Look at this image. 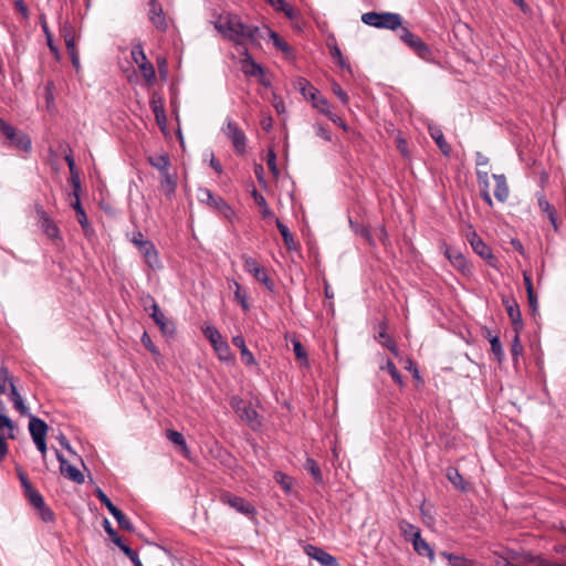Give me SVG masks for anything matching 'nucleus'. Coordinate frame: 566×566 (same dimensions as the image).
<instances>
[{
	"instance_id": "1",
	"label": "nucleus",
	"mask_w": 566,
	"mask_h": 566,
	"mask_svg": "<svg viewBox=\"0 0 566 566\" xmlns=\"http://www.w3.org/2000/svg\"><path fill=\"white\" fill-rule=\"evenodd\" d=\"M211 23L214 29L228 41L237 46L245 48L248 43L259 44V36H262L261 29L255 25L245 24L241 18L232 12H213Z\"/></svg>"
},
{
	"instance_id": "2",
	"label": "nucleus",
	"mask_w": 566,
	"mask_h": 566,
	"mask_svg": "<svg viewBox=\"0 0 566 566\" xmlns=\"http://www.w3.org/2000/svg\"><path fill=\"white\" fill-rule=\"evenodd\" d=\"M361 21L369 27L386 30L401 29L402 24L400 14L394 12H366L361 15Z\"/></svg>"
},
{
	"instance_id": "3",
	"label": "nucleus",
	"mask_w": 566,
	"mask_h": 566,
	"mask_svg": "<svg viewBox=\"0 0 566 566\" xmlns=\"http://www.w3.org/2000/svg\"><path fill=\"white\" fill-rule=\"evenodd\" d=\"M400 40L406 43L421 60L430 62L432 59V50L416 34L407 28L400 29Z\"/></svg>"
},
{
	"instance_id": "4",
	"label": "nucleus",
	"mask_w": 566,
	"mask_h": 566,
	"mask_svg": "<svg viewBox=\"0 0 566 566\" xmlns=\"http://www.w3.org/2000/svg\"><path fill=\"white\" fill-rule=\"evenodd\" d=\"M202 333L211 343L219 358L222 360L227 359L230 355V348L220 332L213 325H205L202 327Z\"/></svg>"
},
{
	"instance_id": "5",
	"label": "nucleus",
	"mask_w": 566,
	"mask_h": 566,
	"mask_svg": "<svg viewBox=\"0 0 566 566\" xmlns=\"http://www.w3.org/2000/svg\"><path fill=\"white\" fill-rule=\"evenodd\" d=\"M61 35L64 40L67 53L71 57L72 64L76 71L80 70V56L76 49L78 34L75 28L71 24H64L61 29Z\"/></svg>"
},
{
	"instance_id": "6",
	"label": "nucleus",
	"mask_w": 566,
	"mask_h": 566,
	"mask_svg": "<svg viewBox=\"0 0 566 566\" xmlns=\"http://www.w3.org/2000/svg\"><path fill=\"white\" fill-rule=\"evenodd\" d=\"M29 431H30V434H31L38 450L41 452L42 457L44 458L46 454V442H45V437H46V432H48L46 423L36 417H31L30 422H29Z\"/></svg>"
},
{
	"instance_id": "7",
	"label": "nucleus",
	"mask_w": 566,
	"mask_h": 566,
	"mask_svg": "<svg viewBox=\"0 0 566 566\" xmlns=\"http://www.w3.org/2000/svg\"><path fill=\"white\" fill-rule=\"evenodd\" d=\"M0 130L7 137V139L17 148L22 150H29L31 148V140L22 132L17 130L13 126L6 123L0 118Z\"/></svg>"
},
{
	"instance_id": "8",
	"label": "nucleus",
	"mask_w": 566,
	"mask_h": 566,
	"mask_svg": "<svg viewBox=\"0 0 566 566\" xmlns=\"http://www.w3.org/2000/svg\"><path fill=\"white\" fill-rule=\"evenodd\" d=\"M222 132L231 140L237 153L243 154L245 151L247 137L237 123L231 119H227L222 127Z\"/></svg>"
},
{
	"instance_id": "9",
	"label": "nucleus",
	"mask_w": 566,
	"mask_h": 566,
	"mask_svg": "<svg viewBox=\"0 0 566 566\" xmlns=\"http://www.w3.org/2000/svg\"><path fill=\"white\" fill-rule=\"evenodd\" d=\"M14 423L2 412L0 408V460H2L8 453V439L14 438Z\"/></svg>"
},
{
	"instance_id": "10",
	"label": "nucleus",
	"mask_w": 566,
	"mask_h": 566,
	"mask_svg": "<svg viewBox=\"0 0 566 566\" xmlns=\"http://www.w3.org/2000/svg\"><path fill=\"white\" fill-rule=\"evenodd\" d=\"M198 199L202 202H208L228 219L233 214L232 208L223 199L216 198L209 189H199Z\"/></svg>"
},
{
	"instance_id": "11",
	"label": "nucleus",
	"mask_w": 566,
	"mask_h": 566,
	"mask_svg": "<svg viewBox=\"0 0 566 566\" xmlns=\"http://www.w3.org/2000/svg\"><path fill=\"white\" fill-rule=\"evenodd\" d=\"M24 495L29 502L40 512L41 518L44 522L53 521V512L46 507L43 496L33 486L25 490Z\"/></svg>"
},
{
	"instance_id": "12",
	"label": "nucleus",
	"mask_w": 566,
	"mask_h": 566,
	"mask_svg": "<svg viewBox=\"0 0 566 566\" xmlns=\"http://www.w3.org/2000/svg\"><path fill=\"white\" fill-rule=\"evenodd\" d=\"M1 374L3 384H8L10 387V398L14 408L20 412V415L30 416L29 408L25 406L23 398L19 394L13 377H11L6 369H2Z\"/></svg>"
},
{
	"instance_id": "13",
	"label": "nucleus",
	"mask_w": 566,
	"mask_h": 566,
	"mask_svg": "<svg viewBox=\"0 0 566 566\" xmlns=\"http://www.w3.org/2000/svg\"><path fill=\"white\" fill-rule=\"evenodd\" d=\"M469 242L473 249V251L483 260L488 261V263L495 268L496 259L493 255L491 249L484 243V241L475 233L472 232L469 235Z\"/></svg>"
},
{
	"instance_id": "14",
	"label": "nucleus",
	"mask_w": 566,
	"mask_h": 566,
	"mask_svg": "<svg viewBox=\"0 0 566 566\" xmlns=\"http://www.w3.org/2000/svg\"><path fill=\"white\" fill-rule=\"evenodd\" d=\"M243 268L247 272L253 275V277L263 283L269 290L272 289V282L270 281L265 270L259 265V263L250 256H243Z\"/></svg>"
},
{
	"instance_id": "15",
	"label": "nucleus",
	"mask_w": 566,
	"mask_h": 566,
	"mask_svg": "<svg viewBox=\"0 0 566 566\" xmlns=\"http://www.w3.org/2000/svg\"><path fill=\"white\" fill-rule=\"evenodd\" d=\"M148 19L150 23L159 31H165L168 27L166 14L164 13L163 7L157 0L148 1Z\"/></svg>"
},
{
	"instance_id": "16",
	"label": "nucleus",
	"mask_w": 566,
	"mask_h": 566,
	"mask_svg": "<svg viewBox=\"0 0 566 566\" xmlns=\"http://www.w3.org/2000/svg\"><path fill=\"white\" fill-rule=\"evenodd\" d=\"M221 501L224 504H228L230 507L234 509L237 512L251 515L254 513V507L244 499L240 496L232 495L230 493H224L221 495Z\"/></svg>"
},
{
	"instance_id": "17",
	"label": "nucleus",
	"mask_w": 566,
	"mask_h": 566,
	"mask_svg": "<svg viewBox=\"0 0 566 566\" xmlns=\"http://www.w3.org/2000/svg\"><path fill=\"white\" fill-rule=\"evenodd\" d=\"M56 458L60 462V472L63 476L75 483L84 482L83 473L76 467L70 464L59 451H56Z\"/></svg>"
},
{
	"instance_id": "18",
	"label": "nucleus",
	"mask_w": 566,
	"mask_h": 566,
	"mask_svg": "<svg viewBox=\"0 0 566 566\" xmlns=\"http://www.w3.org/2000/svg\"><path fill=\"white\" fill-rule=\"evenodd\" d=\"M108 539H111L114 544H116L120 551L132 560L134 566H144L138 557V554L133 551L128 545H126L118 534L108 524Z\"/></svg>"
},
{
	"instance_id": "19",
	"label": "nucleus",
	"mask_w": 566,
	"mask_h": 566,
	"mask_svg": "<svg viewBox=\"0 0 566 566\" xmlns=\"http://www.w3.org/2000/svg\"><path fill=\"white\" fill-rule=\"evenodd\" d=\"M306 553L310 557L317 560L322 566H340L337 559L325 552L323 548L308 545L306 547Z\"/></svg>"
},
{
	"instance_id": "20",
	"label": "nucleus",
	"mask_w": 566,
	"mask_h": 566,
	"mask_svg": "<svg viewBox=\"0 0 566 566\" xmlns=\"http://www.w3.org/2000/svg\"><path fill=\"white\" fill-rule=\"evenodd\" d=\"M140 254L144 258L145 263L151 270H158L161 266L158 252L153 242L143 243L142 249H139Z\"/></svg>"
},
{
	"instance_id": "21",
	"label": "nucleus",
	"mask_w": 566,
	"mask_h": 566,
	"mask_svg": "<svg viewBox=\"0 0 566 566\" xmlns=\"http://www.w3.org/2000/svg\"><path fill=\"white\" fill-rule=\"evenodd\" d=\"M150 316L164 334H171L174 332L171 322L165 316V314L160 311L159 306L154 301L151 303Z\"/></svg>"
},
{
	"instance_id": "22",
	"label": "nucleus",
	"mask_w": 566,
	"mask_h": 566,
	"mask_svg": "<svg viewBox=\"0 0 566 566\" xmlns=\"http://www.w3.org/2000/svg\"><path fill=\"white\" fill-rule=\"evenodd\" d=\"M242 72L249 76H256L263 73V69L260 64L255 63L248 52L247 48H243L241 52Z\"/></svg>"
},
{
	"instance_id": "23",
	"label": "nucleus",
	"mask_w": 566,
	"mask_h": 566,
	"mask_svg": "<svg viewBox=\"0 0 566 566\" xmlns=\"http://www.w3.org/2000/svg\"><path fill=\"white\" fill-rule=\"evenodd\" d=\"M492 177L495 181L494 197L497 201L505 202L510 196L505 176L503 174H494Z\"/></svg>"
},
{
	"instance_id": "24",
	"label": "nucleus",
	"mask_w": 566,
	"mask_h": 566,
	"mask_svg": "<svg viewBox=\"0 0 566 566\" xmlns=\"http://www.w3.org/2000/svg\"><path fill=\"white\" fill-rule=\"evenodd\" d=\"M504 304L506 307L507 315L514 326V331L518 332L520 329H522L523 323L521 311L517 303H515L514 301L506 300L504 301Z\"/></svg>"
},
{
	"instance_id": "25",
	"label": "nucleus",
	"mask_w": 566,
	"mask_h": 566,
	"mask_svg": "<svg viewBox=\"0 0 566 566\" xmlns=\"http://www.w3.org/2000/svg\"><path fill=\"white\" fill-rule=\"evenodd\" d=\"M108 513L114 516L118 526L126 532H133L134 526L128 517L108 500Z\"/></svg>"
},
{
	"instance_id": "26",
	"label": "nucleus",
	"mask_w": 566,
	"mask_h": 566,
	"mask_svg": "<svg viewBox=\"0 0 566 566\" xmlns=\"http://www.w3.org/2000/svg\"><path fill=\"white\" fill-rule=\"evenodd\" d=\"M308 86L312 91L310 94V99L312 101L313 106L322 114L326 116L329 115L332 111L329 108L328 102L323 96H321L319 92L313 85Z\"/></svg>"
},
{
	"instance_id": "27",
	"label": "nucleus",
	"mask_w": 566,
	"mask_h": 566,
	"mask_svg": "<svg viewBox=\"0 0 566 566\" xmlns=\"http://www.w3.org/2000/svg\"><path fill=\"white\" fill-rule=\"evenodd\" d=\"M428 129H429V134H430L431 138L436 142L439 149L444 155L448 156L450 154L451 148H450L449 144L446 142L442 130L438 126L432 125V124H430L428 126Z\"/></svg>"
},
{
	"instance_id": "28",
	"label": "nucleus",
	"mask_w": 566,
	"mask_h": 566,
	"mask_svg": "<svg viewBox=\"0 0 566 566\" xmlns=\"http://www.w3.org/2000/svg\"><path fill=\"white\" fill-rule=\"evenodd\" d=\"M232 344L240 349L241 359L245 365H255L253 354L245 346L243 336L237 335L232 338Z\"/></svg>"
},
{
	"instance_id": "29",
	"label": "nucleus",
	"mask_w": 566,
	"mask_h": 566,
	"mask_svg": "<svg viewBox=\"0 0 566 566\" xmlns=\"http://www.w3.org/2000/svg\"><path fill=\"white\" fill-rule=\"evenodd\" d=\"M413 549L421 556L429 557L430 560L434 559V553L431 546L421 537V533L416 535V538L411 542Z\"/></svg>"
},
{
	"instance_id": "30",
	"label": "nucleus",
	"mask_w": 566,
	"mask_h": 566,
	"mask_svg": "<svg viewBox=\"0 0 566 566\" xmlns=\"http://www.w3.org/2000/svg\"><path fill=\"white\" fill-rule=\"evenodd\" d=\"M167 439L174 443L175 446L179 447L180 448V452L186 457V458H189V454H190V451L187 447V443H186V440H185V437L176 431V430H167Z\"/></svg>"
},
{
	"instance_id": "31",
	"label": "nucleus",
	"mask_w": 566,
	"mask_h": 566,
	"mask_svg": "<svg viewBox=\"0 0 566 566\" xmlns=\"http://www.w3.org/2000/svg\"><path fill=\"white\" fill-rule=\"evenodd\" d=\"M238 417L249 423L252 428H255L258 422V412L249 405H242L241 410L237 412Z\"/></svg>"
},
{
	"instance_id": "32",
	"label": "nucleus",
	"mask_w": 566,
	"mask_h": 566,
	"mask_svg": "<svg viewBox=\"0 0 566 566\" xmlns=\"http://www.w3.org/2000/svg\"><path fill=\"white\" fill-rule=\"evenodd\" d=\"M444 254L455 269L464 272L467 268V261L461 252L451 248H447Z\"/></svg>"
},
{
	"instance_id": "33",
	"label": "nucleus",
	"mask_w": 566,
	"mask_h": 566,
	"mask_svg": "<svg viewBox=\"0 0 566 566\" xmlns=\"http://www.w3.org/2000/svg\"><path fill=\"white\" fill-rule=\"evenodd\" d=\"M261 31H262L261 32V34H262L261 38H263L264 34L266 33L269 35V38L272 40L273 45L277 50H280V51L284 52V53H289L290 52L289 44L283 39H281L280 35L276 32L272 31L271 29H269L266 27L261 29Z\"/></svg>"
},
{
	"instance_id": "34",
	"label": "nucleus",
	"mask_w": 566,
	"mask_h": 566,
	"mask_svg": "<svg viewBox=\"0 0 566 566\" xmlns=\"http://www.w3.org/2000/svg\"><path fill=\"white\" fill-rule=\"evenodd\" d=\"M304 469L312 475L313 480L317 484L323 483V474L321 468L314 459L307 458L304 463Z\"/></svg>"
},
{
	"instance_id": "35",
	"label": "nucleus",
	"mask_w": 566,
	"mask_h": 566,
	"mask_svg": "<svg viewBox=\"0 0 566 566\" xmlns=\"http://www.w3.org/2000/svg\"><path fill=\"white\" fill-rule=\"evenodd\" d=\"M447 479L459 490L464 491L465 490V483L463 480V476L460 474V472L455 468H448L446 472Z\"/></svg>"
},
{
	"instance_id": "36",
	"label": "nucleus",
	"mask_w": 566,
	"mask_h": 566,
	"mask_svg": "<svg viewBox=\"0 0 566 566\" xmlns=\"http://www.w3.org/2000/svg\"><path fill=\"white\" fill-rule=\"evenodd\" d=\"M399 530L405 539L410 542H412L413 538H416V535L420 534V530L407 521H401L399 523Z\"/></svg>"
},
{
	"instance_id": "37",
	"label": "nucleus",
	"mask_w": 566,
	"mask_h": 566,
	"mask_svg": "<svg viewBox=\"0 0 566 566\" xmlns=\"http://www.w3.org/2000/svg\"><path fill=\"white\" fill-rule=\"evenodd\" d=\"M149 163L154 168L158 169L161 172V175L169 172L168 168H169L170 161H169V157L167 155L149 157Z\"/></svg>"
},
{
	"instance_id": "38",
	"label": "nucleus",
	"mask_w": 566,
	"mask_h": 566,
	"mask_svg": "<svg viewBox=\"0 0 566 566\" xmlns=\"http://www.w3.org/2000/svg\"><path fill=\"white\" fill-rule=\"evenodd\" d=\"M443 558H446L451 566H473V563L463 556L451 554L448 552H441L440 554Z\"/></svg>"
},
{
	"instance_id": "39",
	"label": "nucleus",
	"mask_w": 566,
	"mask_h": 566,
	"mask_svg": "<svg viewBox=\"0 0 566 566\" xmlns=\"http://www.w3.org/2000/svg\"><path fill=\"white\" fill-rule=\"evenodd\" d=\"M275 223H276V227L283 238V241H284L286 248L290 250L294 249L295 248L294 238H293V234L290 232L289 228L284 223H282L279 219H276Z\"/></svg>"
},
{
	"instance_id": "40",
	"label": "nucleus",
	"mask_w": 566,
	"mask_h": 566,
	"mask_svg": "<svg viewBox=\"0 0 566 566\" xmlns=\"http://www.w3.org/2000/svg\"><path fill=\"white\" fill-rule=\"evenodd\" d=\"M331 56L335 60L336 64L352 73V67H350V64L348 63V61L343 56V53L340 51V49L338 46H332V53H331Z\"/></svg>"
},
{
	"instance_id": "41",
	"label": "nucleus",
	"mask_w": 566,
	"mask_h": 566,
	"mask_svg": "<svg viewBox=\"0 0 566 566\" xmlns=\"http://www.w3.org/2000/svg\"><path fill=\"white\" fill-rule=\"evenodd\" d=\"M139 72L142 76L146 80L147 83H153L156 77L155 69L151 63H149L147 60L142 62L138 65Z\"/></svg>"
},
{
	"instance_id": "42",
	"label": "nucleus",
	"mask_w": 566,
	"mask_h": 566,
	"mask_svg": "<svg viewBox=\"0 0 566 566\" xmlns=\"http://www.w3.org/2000/svg\"><path fill=\"white\" fill-rule=\"evenodd\" d=\"M41 227L44 230V232L48 234V237H50V238H56L57 237L59 229L54 224V222L51 219H49L48 217H43L42 218Z\"/></svg>"
},
{
	"instance_id": "43",
	"label": "nucleus",
	"mask_w": 566,
	"mask_h": 566,
	"mask_svg": "<svg viewBox=\"0 0 566 566\" xmlns=\"http://www.w3.org/2000/svg\"><path fill=\"white\" fill-rule=\"evenodd\" d=\"M491 350L494 354L497 361H502L504 359V352L497 336H493L490 339Z\"/></svg>"
},
{
	"instance_id": "44",
	"label": "nucleus",
	"mask_w": 566,
	"mask_h": 566,
	"mask_svg": "<svg viewBox=\"0 0 566 566\" xmlns=\"http://www.w3.org/2000/svg\"><path fill=\"white\" fill-rule=\"evenodd\" d=\"M161 176H163L161 187L164 188V190L167 195H171L176 189V179L169 172H166Z\"/></svg>"
},
{
	"instance_id": "45",
	"label": "nucleus",
	"mask_w": 566,
	"mask_h": 566,
	"mask_svg": "<svg viewBox=\"0 0 566 566\" xmlns=\"http://www.w3.org/2000/svg\"><path fill=\"white\" fill-rule=\"evenodd\" d=\"M293 350L296 359L302 361L304 365H308L307 353L302 346L300 340H293Z\"/></svg>"
},
{
	"instance_id": "46",
	"label": "nucleus",
	"mask_w": 566,
	"mask_h": 566,
	"mask_svg": "<svg viewBox=\"0 0 566 566\" xmlns=\"http://www.w3.org/2000/svg\"><path fill=\"white\" fill-rule=\"evenodd\" d=\"M377 339L387 347L392 354L398 355L397 347L395 343L387 336L385 329L382 328L377 336Z\"/></svg>"
},
{
	"instance_id": "47",
	"label": "nucleus",
	"mask_w": 566,
	"mask_h": 566,
	"mask_svg": "<svg viewBox=\"0 0 566 566\" xmlns=\"http://www.w3.org/2000/svg\"><path fill=\"white\" fill-rule=\"evenodd\" d=\"M235 290H234V298L240 303L242 308L244 311L249 310V304L247 301V294L242 291L241 285L238 282H233Z\"/></svg>"
},
{
	"instance_id": "48",
	"label": "nucleus",
	"mask_w": 566,
	"mask_h": 566,
	"mask_svg": "<svg viewBox=\"0 0 566 566\" xmlns=\"http://www.w3.org/2000/svg\"><path fill=\"white\" fill-rule=\"evenodd\" d=\"M476 178L480 190H490L489 171L485 169H476Z\"/></svg>"
},
{
	"instance_id": "49",
	"label": "nucleus",
	"mask_w": 566,
	"mask_h": 566,
	"mask_svg": "<svg viewBox=\"0 0 566 566\" xmlns=\"http://www.w3.org/2000/svg\"><path fill=\"white\" fill-rule=\"evenodd\" d=\"M150 106H151V109H153L157 120L158 122H160L161 119L165 120V118H166L165 111H164L160 99L157 101L156 97L154 96L151 98Z\"/></svg>"
},
{
	"instance_id": "50",
	"label": "nucleus",
	"mask_w": 566,
	"mask_h": 566,
	"mask_svg": "<svg viewBox=\"0 0 566 566\" xmlns=\"http://www.w3.org/2000/svg\"><path fill=\"white\" fill-rule=\"evenodd\" d=\"M274 480L279 483L285 492H290L291 490V479L283 472H275Z\"/></svg>"
},
{
	"instance_id": "51",
	"label": "nucleus",
	"mask_w": 566,
	"mask_h": 566,
	"mask_svg": "<svg viewBox=\"0 0 566 566\" xmlns=\"http://www.w3.org/2000/svg\"><path fill=\"white\" fill-rule=\"evenodd\" d=\"M142 343L143 345L154 355L155 359L157 360L160 356L158 348L154 345L150 336L147 333H144L142 336Z\"/></svg>"
},
{
	"instance_id": "52",
	"label": "nucleus",
	"mask_w": 566,
	"mask_h": 566,
	"mask_svg": "<svg viewBox=\"0 0 566 566\" xmlns=\"http://www.w3.org/2000/svg\"><path fill=\"white\" fill-rule=\"evenodd\" d=\"M381 369H386L396 382L402 384L401 376L391 360L388 359L385 366H381Z\"/></svg>"
},
{
	"instance_id": "53",
	"label": "nucleus",
	"mask_w": 566,
	"mask_h": 566,
	"mask_svg": "<svg viewBox=\"0 0 566 566\" xmlns=\"http://www.w3.org/2000/svg\"><path fill=\"white\" fill-rule=\"evenodd\" d=\"M349 224H350L352 230L355 233L360 234L361 237L367 239L369 242H371L370 232L366 227H364L357 222H354L352 219H349Z\"/></svg>"
},
{
	"instance_id": "54",
	"label": "nucleus",
	"mask_w": 566,
	"mask_h": 566,
	"mask_svg": "<svg viewBox=\"0 0 566 566\" xmlns=\"http://www.w3.org/2000/svg\"><path fill=\"white\" fill-rule=\"evenodd\" d=\"M536 197H537L538 207L543 212H545L546 214H549V213L556 211L555 208L548 202V200L545 198V196L543 193H537Z\"/></svg>"
},
{
	"instance_id": "55",
	"label": "nucleus",
	"mask_w": 566,
	"mask_h": 566,
	"mask_svg": "<svg viewBox=\"0 0 566 566\" xmlns=\"http://www.w3.org/2000/svg\"><path fill=\"white\" fill-rule=\"evenodd\" d=\"M266 163H268L269 169L271 170L273 176L274 177H279L280 170H279V168L276 166V155H275L273 149L269 150Z\"/></svg>"
},
{
	"instance_id": "56",
	"label": "nucleus",
	"mask_w": 566,
	"mask_h": 566,
	"mask_svg": "<svg viewBox=\"0 0 566 566\" xmlns=\"http://www.w3.org/2000/svg\"><path fill=\"white\" fill-rule=\"evenodd\" d=\"M332 91L344 105L348 104L349 97L338 83L332 84Z\"/></svg>"
},
{
	"instance_id": "57",
	"label": "nucleus",
	"mask_w": 566,
	"mask_h": 566,
	"mask_svg": "<svg viewBox=\"0 0 566 566\" xmlns=\"http://www.w3.org/2000/svg\"><path fill=\"white\" fill-rule=\"evenodd\" d=\"M132 57L137 65L147 60L144 50L140 45H136L133 48Z\"/></svg>"
},
{
	"instance_id": "58",
	"label": "nucleus",
	"mask_w": 566,
	"mask_h": 566,
	"mask_svg": "<svg viewBox=\"0 0 566 566\" xmlns=\"http://www.w3.org/2000/svg\"><path fill=\"white\" fill-rule=\"evenodd\" d=\"M537 558L532 557L530 555L521 556V557H513L509 566H524L525 563L528 562H535Z\"/></svg>"
},
{
	"instance_id": "59",
	"label": "nucleus",
	"mask_w": 566,
	"mask_h": 566,
	"mask_svg": "<svg viewBox=\"0 0 566 566\" xmlns=\"http://www.w3.org/2000/svg\"><path fill=\"white\" fill-rule=\"evenodd\" d=\"M314 129H315V133H316V135L318 137L323 138L326 142H331L332 140L331 133L323 125L315 124L314 125Z\"/></svg>"
},
{
	"instance_id": "60",
	"label": "nucleus",
	"mask_w": 566,
	"mask_h": 566,
	"mask_svg": "<svg viewBox=\"0 0 566 566\" xmlns=\"http://www.w3.org/2000/svg\"><path fill=\"white\" fill-rule=\"evenodd\" d=\"M308 85H312V84L305 78H300L297 81V86H298L302 95L306 98H310V94L312 92Z\"/></svg>"
},
{
	"instance_id": "61",
	"label": "nucleus",
	"mask_w": 566,
	"mask_h": 566,
	"mask_svg": "<svg viewBox=\"0 0 566 566\" xmlns=\"http://www.w3.org/2000/svg\"><path fill=\"white\" fill-rule=\"evenodd\" d=\"M489 157L482 154L481 151L475 153V165L476 169H483V167H486L489 165Z\"/></svg>"
},
{
	"instance_id": "62",
	"label": "nucleus",
	"mask_w": 566,
	"mask_h": 566,
	"mask_svg": "<svg viewBox=\"0 0 566 566\" xmlns=\"http://www.w3.org/2000/svg\"><path fill=\"white\" fill-rule=\"evenodd\" d=\"M515 333H518V332H515ZM511 352H512V355H513L514 357H517V356H518V355H521V354H522V352H523V346H522V344L520 343V338H518V335H517V334H515V336H514V338H513V343H512V349H511Z\"/></svg>"
},
{
	"instance_id": "63",
	"label": "nucleus",
	"mask_w": 566,
	"mask_h": 566,
	"mask_svg": "<svg viewBox=\"0 0 566 566\" xmlns=\"http://www.w3.org/2000/svg\"><path fill=\"white\" fill-rule=\"evenodd\" d=\"M70 182H71V185L73 187V192L72 193H80V191H81V180H80L78 171L71 174Z\"/></svg>"
},
{
	"instance_id": "64",
	"label": "nucleus",
	"mask_w": 566,
	"mask_h": 566,
	"mask_svg": "<svg viewBox=\"0 0 566 566\" xmlns=\"http://www.w3.org/2000/svg\"><path fill=\"white\" fill-rule=\"evenodd\" d=\"M280 12H283L285 14V17L292 21L294 19H296L298 15V13L287 3H285V6H283V9H281Z\"/></svg>"
}]
</instances>
